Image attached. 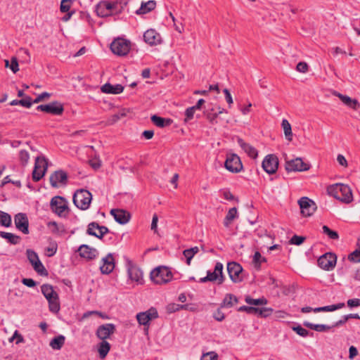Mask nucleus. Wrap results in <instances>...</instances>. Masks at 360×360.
<instances>
[{"mask_svg":"<svg viewBox=\"0 0 360 360\" xmlns=\"http://www.w3.org/2000/svg\"><path fill=\"white\" fill-rule=\"evenodd\" d=\"M328 193L337 200L349 204L353 200L352 189L348 185L344 184H335L328 187Z\"/></svg>","mask_w":360,"mask_h":360,"instance_id":"nucleus-1","label":"nucleus"},{"mask_svg":"<svg viewBox=\"0 0 360 360\" xmlns=\"http://www.w3.org/2000/svg\"><path fill=\"white\" fill-rule=\"evenodd\" d=\"M41 291L49 302L50 311L58 313L60 309L59 296L53 287L50 284H43L41 286Z\"/></svg>","mask_w":360,"mask_h":360,"instance_id":"nucleus-2","label":"nucleus"},{"mask_svg":"<svg viewBox=\"0 0 360 360\" xmlns=\"http://www.w3.org/2000/svg\"><path fill=\"white\" fill-rule=\"evenodd\" d=\"M150 277L154 283L162 285L171 281L173 274L168 267L160 266L150 272Z\"/></svg>","mask_w":360,"mask_h":360,"instance_id":"nucleus-3","label":"nucleus"},{"mask_svg":"<svg viewBox=\"0 0 360 360\" xmlns=\"http://www.w3.org/2000/svg\"><path fill=\"white\" fill-rule=\"evenodd\" d=\"M124 260L129 278L137 284H143V275L141 268L127 256H124Z\"/></svg>","mask_w":360,"mask_h":360,"instance_id":"nucleus-4","label":"nucleus"},{"mask_svg":"<svg viewBox=\"0 0 360 360\" xmlns=\"http://www.w3.org/2000/svg\"><path fill=\"white\" fill-rule=\"evenodd\" d=\"M74 205L82 210L89 209L92 200V194L87 190H77L73 195Z\"/></svg>","mask_w":360,"mask_h":360,"instance_id":"nucleus-5","label":"nucleus"},{"mask_svg":"<svg viewBox=\"0 0 360 360\" xmlns=\"http://www.w3.org/2000/svg\"><path fill=\"white\" fill-rule=\"evenodd\" d=\"M50 207L53 212L60 217H66L68 215V202L64 197L56 195L52 198L50 202Z\"/></svg>","mask_w":360,"mask_h":360,"instance_id":"nucleus-6","label":"nucleus"},{"mask_svg":"<svg viewBox=\"0 0 360 360\" xmlns=\"http://www.w3.org/2000/svg\"><path fill=\"white\" fill-rule=\"evenodd\" d=\"M158 316L159 314L157 309L153 307L145 311L138 313L136 316L138 323L144 326L146 333L148 331L150 322L158 319Z\"/></svg>","mask_w":360,"mask_h":360,"instance_id":"nucleus-7","label":"nucleus"},{"mask_svg":"<svg viewBox=\"0 0 360 360\" xmlns=\"http://www.w3.org/2000/svg\"><path fill=\"white\" fill-rule=\"evenodd\" d=\"M117 3L108 1H100L96 6V12L99 17L105 18L112 15H117Z\"/></svg>","mask_w":360,"mask_h":360,"instance_id":"nucleus-8","label":"nucleus"},{"mask_svg":"<svg viewBox=\"0 0 360 360\" xmlns=\"http://www.w3.org/2000/svg\"><path fill=\"white\" fill-rule=\"evenodd\" d=\"M26 255L34 271L41 276H46L48 275V271L40 261L37 252L33 250L27 249L26 250Z\"/></svg>","mask_w":360,"mask_h":360,"instance_id":"nucleus-9","label":"nucleus"},{"mask_svg":"<svg viewBox=\"0 0 360 360\" xmlns=\"http://www.w3.org/2000/svg\"><path fill=\"white\" fill-rule=\"evenodd\" d=\"M224 167L232 173H238L243 169L240 157L235 153L227 154Z\"/></svg>","mask_w":360,"mask_h":360,"instance_id":"nucleus-10","label":"nucleus"},{"mask_svg":"<svg viewBox=\"0 0 360 360\" xmlns=\"http://www.w3.org/2000/svg\"><path fill=\"white\" fill-rule=\"evenodd\" d=\"M110 49L115 54L126 56L130 50V42L122 38L115 39L110 44Z\"/></svg>","mask_w":360,"mask_h":360,"instance_id":"nucleus-11","label":"nucleus"},{"mask_svg":"<svg viewBox=\"0 0 360 360\" xmlns=\"http://www.w3.org/2000/svg\"><path fill=\"white\" fill-rule=\"evenodd\" d=\"M37 110L52 115H61L64 112V106L59 101H53L48 104L38 105Z\"/></svg>","mask_w":360,"mask_h":360,"instance_id":"nucleus-12","label":"nucleus"},{"mask_svg":"<svg viewBox=\"0 0 360 360\" xmlns=\"http://www.w3.org/2000/svg\"><path fill=\"white\" fill-rule=\"evenodd\" d=\"M47 166L48 163L44 157L36 158L34 167L32 172V179L34 181H39L44 176Z\"/></svg>","mask_w":360,"mask_h":360,"instance_id":"nucleus-13","label":"nucleus"},{"mask_svg":"<svg viewBox=\"0 0 360 360\" xmlns=\"http://www.w3.org/2000/svg\"><path fill=\"white\" fill-rule=\"evenodd\" d=\"M243 270L242 266L236 262H229L227 264V271L233 283H240L243 281Z\"/></svg>","mask_w":360,"mask_h":360,"instance_id":"nucleus-14","label":"nucleus"},{"mask_svg":"<svg viewBox=\"0 0 360 360\" xmlns=\"http://www.w3.org/2000/svg\"><path fill=\"white\" fill-rule=\"evenodd\" d=\"M337 262V256L334 253L327 252L318 259V265L320 268L329 271L333 269Z\"/></svg>","mask_w":360,"mask_h":360,"instance_id":"nucleus-15","label":"nucleus"},{"mask_svg":"<svg viewBox=\"0 0 360 360\" xmlns=\"http://www.w3.org/2000/svg\"><path fill=\"white\" fill-rule=\"evenodd\" d=\"M262 166L263 169L269 174L276 172L278 167V159L274 154L267 155L263 160Z\"/></svg>","mask_w":360,"mask_h":360,"instance_id":"nucleus-16","label":"nucleus"},{"mask_svg":"<svg viewBox=\"0 0 360 360\" xmlns=\"http://www.w3.org/2000/svg\"><path fill=\"white\" fill-rule=\"evenodd\" d=\"M301 213L304 217H310L316 210L315 202L308 197H302L298 200Z\"/></svg>","mask_w":360,"mask_h":360,"instance_id":"nucleus-17","label":"nucleus"},{"mask_svg":"<svg viewBox=\"0 0 360 360\" xmlns=\"http://www.w3.org/2000/svg\"><path fill=\"white\" fill-rule=\"evenodd\" d=\"M224 266L221 262H217L213 272L207 271V277L210 282L216 281L218 285L222 284L225 281V276L223 274Z\"/></svg>","mask_w":360,"mask_h":360,"instance_id":"nucleus-18","label":"nucleus"},{"mask_svg":"<svg viewBox=\"0 0 360 360\" xmlns=\"http://www.w3.org/2000/svg\"><path fill=\"white\" fill-rule=\"evenodd\" d=\"M285 169L288 172H302L309 169V165L303 162L300 158L285 162Z\"/></svg>","mask_w":360,"mask_h":360,"instance_id":"nucleus-19","label":"nucleus"},{"mask_svg":"<svg viewBox=\"0 0 360 360\" xmlns=\"http://www.w3.org/2000/svg\"><path fill=\"white\" fill-rule=\"evenodd\" d=\"M49 181L53 188L65 186L68 184V174L63 170L56 171L50 176Z\"/></svg>","mask_w":360,"mask_h":360,"instance_id":"nucleus-20","label":"nucleus"},{"mask_svg":"<svg viewBox=\"0 0 360 360\" xmlns=\"http://www.w3.org/2000/svg\"><path fill=\"white\" fill-rule=\"evenodd\" d=\"M116 330V326L113 323H105L98 327L96 335L101 340H105L110 338Z\"/></svg>","mask_w":360,"mask_h":360,"instance_id":"nucleus-21","label":"nucleus"},{"mask_svg":"<svg viewBox=\"0 0 360 360\" xmlns=\"http://www.w3.org/2000/svg\"><path fill=\"white\" fill-rule=\"evenodd\" d=\"M143 39L146 44L151 46L161 44L162 42L160 34L153 29H149L144 32Z\"/></svg>","mask_w":360,"mask_h":360,"instance_id":"nucleus-22","label":"nucleus"},{"mask_svg":"<svg viewBox=\"0 0 360 360\" xmlns=\"http://www.w3.org/2000/svg\"><path fill=\"white\" fill-rule=\"evenodd\" d=\"M14 222L18 230L24 234L29 233V221L25 213H18L14 217Z\"/></svg>","mask_w":360,"mask_h":360,"instance_id":"nucleus-23","label":"nucleus"},{"mask_svg":"<svg viewBox=\"0 0 360 360\" xmlns=\"http://www.w3.org/2000/svg\"><path fill=\"white\" fill-rule=\"evenodd\" d=\"M115 269V259L112 254L108 253L105 257L102 259V264L100 269L102 274H109Z\"/></svg>","mask_w":360,"mask_h":360,"instance_id":"nucleus-24","label":"nucleus"},{"mask_svg":"<svg viewBox=\"0 0 360 360\" xmlns=\"http://www.w3.org/2000/svg\"><path fill=\"white\" fill-rule=\"evenodd\" d=\"M110 214L113 216L115 220L120 224H127L130 219L129 212L123 210H112Z\"/></svg>","mask_w":360,"mask_h":360,"instance_id":"nucleus-25","label":"nucleus"},{"mask_svg":"<svg viewBox=\"0 0 360 360\" xmlns=\"http://www.w3.org/2000/svg\"><path fill=\"white\" fill-rule=\"evenodd\" d=\"M80 257L88 259H94L96 258L98 252L95 248H91L87 245H82L78 249Z\"/></svg>","mask_w":360,"mask_h":360,"instance_id":"nucleus-26","label":"nucleus"},{"mask_svg":"<svg viewBox=\"0 0 360 360\" xmlns=\"http://www.w3.org/2000/svg\"><path fill=\"white\" fill-rule=\"evenodd\" d=\"M237 143L240 147L248 155V156L253 159H255L257 157L258 152L255 147L248 143H245L241 138H238Z\"/></svg>","mask_w":360,"mask_h":360,"instance_id":"nucleus-27","label":"nucleus"},{"mask_svg":"<svg viewBox=\"0 0 360 360\" xmlns=\"http://www.w3.org/2000/svg\"><path fill=\"white\" fill-rule=\"evenodd\" d=\"M335 95L341 100V101L345 104L347 107L353 109L358 110L360 107V104L356 99H353L348 96L343 95L340 93H335Z\"/></svg>","mask_w":360,"mask_h":360,"instance_id":"nucleus-28","label":"nucleus"},{"mask_svg":"<svg viewBox=\"0 0 360 360\" xmlns=\"http://www.w3.org/2000/svg\"><path fill=\"white\" fill-rule=\"evenodd\" d=\"M156 7V1L154 0H150L147 2H142L139 9L135 11L136 15H141L146 14L153 11Z\"/></svg>","mask_w":360,"mask_h":360,"instance_id":"nucleus-29","label":"nucleus"},{"mask_svg":"<svg viewBox=\"0 0 360 360\" xmlns=\"http://www.w3.org/2000/svg\"><path fill=\"white\" fill-rule=\"evenodd\" d=\"M124 90V86L121 84L112 85L110 83H106L101 86V91L105 94H119Z\"/></svg>","mask_w":360,"mask_h":360,"instance_id":"nucleus-30","label":"nucleus"},{"mask_svg":"<svg viewBox=\"0 0 360 360\" xmlns=\"http://www.w3.org/2000/svg\"><path fill=\"white\" fill-rule=\"evenodd\" d=\"M47 226L53 234L63 235L66 233L65 226L62 224H58L54 221L48 222Z\"/></svg>","mask_w":360,"mask_h":360,"instance_id":"nucleus-31","label":"nucleus"},{"mask_svg":"<svg viewBox=\"0 0 360 360\" xmlns=\"http://www.w3.org/2000/svg\"><path fill=\"white\" fill-rule=\"evenodd\" d=\"M238 302V299L236 296H235L233 294L228 293L225 295V297L223 300V302L220 304V307H226V308H231L235 304H237Z\"/></svg>","mask_w":360,"mask_h":360,"instance_id":"nucleus-32","label":"nucleus"},{"mask_svg":"<svg viewBox=\"0 0 360 360\" xmlns=\"http://www.w3.org/2000/svg\"><path fill=\"white\" fill-rule=\"evenodd\" d=\"M150 119L152 122L158 127L169 126L172 123V120L171 119H165L156 115H152Z\"/></svg>","mask_w":360,"mask_h":360,"instance_id":"nucleus-33","label":"nucleus"},{"mask_svg":"<svg viewBox=\"0 0 360 360\" xmlns=\"http://www.w3.org/2000/svg\"><path fill=\"white\" fill-rule=\"evenodd\" d=\"M110 350V345L106 340H102L98 345V352L99 357L103 359L106 357L109 351Z\"/></svg>","mask_w":360,"mask_h":360,"instance_id":"nucleus-34","label":"nucleus"},{"mask_svg":"<svg viewBox=\"0 0 360 360\" xmlns=\"http://www.w3.org/2000/svg\"><path fill=\"white\" fill-rule=\"evenodd\" d=\"M65 338L62 335L54 337L50 342L49 345L53 349H60L65 344Z\"/></svg>","mask_w":360,"mask_h":360,"instance_id":"nucleus-35","label":"nucleus"},{"mask_svg":"<svg viewBox=\"0 0 360 360\" xmlns=\"http://www.w3.org/2000/svg\"><path fill=\"white\" fill-rule=\"evenodd\" d=\"M0 236L6 239L8 242L12 245H17L20 243L21 240V238L19 236L5 231H0Z\"/></svg>","mask_w":360,"mask_h":360,"instance_id":"nucleus-36","label":"nucleus"},{"mask_svg":"<svg viewBox=\"0 0 360 360\" xmlns=\"http://www.w3.org/2000/svg\"><path fill=\"white\" fill-rule=\"evenodd\" d=\"M11 105H20L25 108H30L32 105V99L30 96H26L24 98L20 100H13L10 103Z\"/></svg>","mask_w":360,"mask_h":360,"instance_id":"nucleus-37","label":"nucleus"},{"mask_svg":"<svg viewBox=\"0 0 360 360\" xmlns=\"http://www.w3.org/2000/svg\"><path fill=\"white\" fill-rule=\"evenodd\" d=\"M345 306L344 303H338L337 304H332L325 307H316L314 309V312H322V311H333L335 310L342 308Z\"/></svg>","mask_w":360,"mask_h":360,"instance_id":"nucleus-38","label":"nucleus"},{"mask_svg":"<svg viewBox=\"0 0 360 360\" xmlns=\"http://www.w3.org/2000/svg\"><path fill=\"white\" fill-rule=\"evenodd\" d=\"M281 126L283 129L285 138L289 141H291L292 139V133L290 122L287 120L283 119L282 120Z\"/></svg>","mask_w":360,"mask_h":360,"instance_id":"nucleus-39","label":"nucleus"},{"mask_svg":"<svg viewBox=\"0 0 360 360\" xmlns=\"http://www.w3.org/2000/svg\"><path fill=\"white\" fill-rule=\"evenodd\" d=\"M237 217V209L236 207H232L231 208L228 213L226 214L224 221V225L226 227H228L231 222Z\"/></svg>","mask_w":360,"mask_h":360,"instance_id":"nucleus-40","label":"nucleus"},{"mask_svg":"<svg viewBox=\"0 0 360 360\" xmlns=\"http://www.w3.org/2000/svg\"><path fill=\"white\" fill-rule=\"evenodd\" d=\"M266 261V258L263 257L259 252L257 251L255 252L252 258V263L257 270H259L262 263L265 262Z\"/></svg>","mask_w":360,"mask_h":360,"instance_id":"nucleus-41","label":"nucleus"},{"mask_svg":"<svg viewBox=\"0 0 360 360\" xmlns=\"http://www.w3.org/2000/svg\"><path fill=\"white\" fill-rule=\"evenodd\" d=\"M245 301L247 304L255 306L265 305L267 304V300L264 297L253 299L250 296H246L245 298Z\"/></svg>","mask_w":360,"mask_h":360,"instance_id":"nucleus-42","label":"nucleus"},{"mask_svg":"<svg viewBox=\"0 0 360 360\" xmlns=\"http://www.w3.org/2000/svg\"><path fill=\"white\" fill-rule=\"evenodd\" d=\"M187 304H179L176 303H170L167 305L166 309L167 312L169 314H172L176 311H179L180 309H187Z\"/></svg>","mask_w":360,"mask_h":360,"instance_id":"nucleus-43","label":"nucleus"},{"mask_svg":"<svg viewBox=\"0 0 360 360\" xmlns=\"http://www.w3.org/2000/svg\"><path fill=\"white\" fill-rule=\"evenodd\" d=\"M0 224L5 227H9L11 225V217L6 212L0 211Z\"/></svg>","mask_w":360,"mask_h":360,"instance_id":"nucleus-44","label":"nucleus"},{"mask_svg":"<svg viewBox=\"0 0 360 360\" xmlns=\"http://www.w3.org/2000/svg\"><path fill=\"white\" fill-rule=\"evenodd\" d=\"M207 119L210 121V122L212 124L217 123V118L218 117V113L216 112L215 108H212L208 109L206 112Z\"/></svg>","mask_w":360,"mask_h":360,"instance_id":"nucleus-45","label":"nucleus"},{"mask_svg":"<svg viewBox=\"0 0 360 360\" xmlns=\"http://www.w3.org/2000/svg\"><path fill=\"white\" fill-rule=\"evenodd\" d=\"M273 309L270 307L258 308L257 316L262 318H266L273 313Z\"/></svg>","mask_w":360,"mask_h":360,"instance_id":"nucleus-46","label":"nucleus"},{"mask_svg":"<svg viewBox=\"0 0 360 360\" xmlns=\"http://www.w3.org/2000/svg\"><path fill=\"white\" fill-rule=\"evenodd\" d=\"M58 244L56 241L50 242L49 247L46 248V254L48 257H53L57 252Z\"/></svg>","mask_w":360,"mask_h":360,"instance_id":"nucleus-47","label":"nucleus"},{"mask_svg":"<svg viewBox=\"0 0 360 360\" xmlns=\"http://www.w3.org/2000/svg\"><path fill=\"white\" fill-rule=\"evenodd\" d=\"M322 229L323 233L326 234L330 239L338 240L339 238V235L337 231L331 230L326 225H324Z\"/></svg>","mask_w":360,"mask_h":360,"instance_id":"nucleus-48","label":"nucleus"},{"mask_svg":"<svg viewBox=\"0 0 360 360\" xmlns=\"http://www.w3.org/2000/svg\"><path fill=\"white\" fill-rule=\"evenodd\" d=\"M30 159V155L26 150H20L19 152V160L22 166H25Z\"/></svg>","mask_w":360,"mask_h":360,"instance_id":"nucleus-49","label":"nucleus"},{"mask_svg":"<svg viewBox=\"0 0 360 360\" xmlns=\"http://www.w3.org/2000/svg\"><path fill=\"white\" fill-rule=\"evenodd\" d=\"M127 115L124 110H122L118 113L112 115L108 120L109 124H112L120 120L122 117H124Z\"/></svg>","mask_w":360,"mask_h":360,"instance_id":"nucleus-50","label":"nucleus"},{"mask_svg":"<svg viewBox=\"0 0 360 360\" xmlns=\"http://www.w3.org/2000/svg\"><path fill=\"white\" fill-rule=\"evenodd\" d=\"M292 330L303 338H306L309 335V332L307 329L302 328L300 325L292 326Z\"/></svg>","mask_w":360,"mask_h":360,"instance_id":"nucleus-51","label":"nucleus"},{"mask_svg":"<svg viewBox=\"0 0 360 360\" xmlns=\"http://www.w3.org/2000/svg\"><path fill=\"white\" fill-rule=\"evenodd\" d=\"M238 311H245L249 314H257L258 308L252 306H241L238 309Z\"/></svg>","mask_w":360,"mask_h":360,"instance_id":"nucleus-52","label":"nucleus"},{"mask_svg":"<svg viewBox=\"0 0 360 360\" xmlns=\"http://www.w3.org/2000/svg\"><path fill=\"white\" fill-rule=\"evenodd\" d=\"M91 226L98 229V231H101V232L105 236L107 233H109L110 231L109 229L107 226H101L96 221H93L89 224Z\"/></svg>","mask_w":360,"mask_h":360,"instance_id":"nucleus-53","label":"nucleus"},{"mask_svg":"<svg viewBox=\"0 0 360 360\" xmlns=\"http://www.w3.org/2000/svg\"><path fill=\"white\" fill-rule=\"evenodd\" d=\"M96 229L91 226L90 225H88L87 229H86V233L88 235L94 236L98 239H103L104 237V235L101 232V231H98V232H96L94 230Z\"/></svg>","mask_w":360,"mask_h":360,"instance_id":"nucleus-54","label":"nucleus"},{"mask_svg":"<svg viewBox=\"0 0 360 360\" xmlns=\"http://www.w3.org/2000/svg\"><path fill=\"white\" fill-rule=\"evenodd\" d=\"M348 259L354 262H360V246L349 255Z\"/></svg>","mask_w":360,"mask_h":360,"instance_id":"nucleus-55","label":"nucleus"},{"mask_svg":"<svg viewBox=\"0 0 360 360\" xmlns=\"http://www.w3.org/2000/svg\"><path fill=\"white\" fill-rule=\"evenodd\" d=\"M71 0H62L60 3V10L62 13L68 12L71 7Z\"/></svg>","mask_w":360,"mask_h":360,"instance_id":"nucleus-56","label":"nucleus"},{"mask_svg":"<svg viewBox=\"0 0 360 360\" xmlns=\"http://www.w3.org/2000/svg\"><path fill=\"white\" fill-rule=\"evenodd\" d=\"M305 240V237L294 235L290 240V244L300 245Z\"/></svg>","mask_w":360,"mask_h":360,"instance_id":"nucleus-57","label":"nucleus"},{"mask_svg":"<svg viewBox=\"0 0 360 360\" xmlns=\"http://www.w3.org/2000/svg\"><path fill=\"white\" fill-rule=\"evenodd\" d=\"M195 110L193 107L188 108L185 111V119L184 122H187L193 118V115Z\"/></svg>","mask_w":360,"mask_h":360,"instance_id":"nucleus-58","label":"nucleus"},{"mask_svg":"<svg viewBox=\"0 0 360 360\" xmlns=\"http://www.w3.org/2000/svg\"><path fill=\"white\" fill-rule=\"evenodd\" d=\"M218 355L214 352H207L204 354L200 360H217Z\"/></svg>","mask_w":360,"mask_h":360,"instance_id":"nucleus-59","label":"nucleus"},{"mask_svg":"<svg viewBox=\"0 0 360 360\" xmlns=\"http://www.w3.org/2000/svg\"><path fill=\"white\" fill-rule=\"evenodd\" d=\"M19 65L18 60L15 57H12L11 59L10 68L13 73H16L19 70Z\"/></svg>","mask_w":360,"mask_h":360,"instance_id":"nucleus-60","label":"nucleus"},{"mask_svg":"<svg viewBox=\"0 0 360 360\" xmlns=\"http://www.w3.org/2000/svg\"><path fill=\"white\" fill-rule=\"evenodd\" d=\"M309 66L305 62H300L297 63L296 70L302 73H305L308 71Z\"/></svg>","mask_w":360,"mask_h":360,"instance_id":"nucleus-61","label":"nucleus"},{"mask_svg":"<svg viewBox=\"0 0 360 360\" xmlns=\"http://www.w3.org/2000/svg\"><path fill=\"white\" fill-rule=\"evenodd\" d=\"M15 338L17 339L16 342H15L17 345L20 342H24V341H25L22 335L21 334H20L18 330L15 331L13 336L9 339V341L12 342Z\"/></svg>","mask_w":360,"mask_h":360,"instance_id":"nucleus-62","label":"nucleus"},{"mask_svg":"<svg viewBox=\"0 0 360 360\" xmlns=\"http://www.w3.org/2000/svg\"><path fill=\"white\" fill-rule=\"evenodd\" d=\"M115 3H117V10H116V13H118V14H120L124 7L127 6V1H124L123 0H117L116 1H115Z\"/></svg>","mask_w":360,"mask_h":360,"instance_id":"nucleus-63","label":"nucleus"},{"mask_svg":"<svg viewBox=\"0 0 360 360\" xmlns=\"http://www.w3.org/2000/svg\"><path fill=\"white\" fill-rule=\"evenodd\" d=\"M347 304L350 308L360 307V299H359V298L349 299L347 300Z\"/></svg>","mask_w":360,"mask_h":360,"instance_id":"nucleus-64","label":"nucleus"}]
</instances>
